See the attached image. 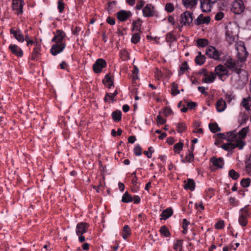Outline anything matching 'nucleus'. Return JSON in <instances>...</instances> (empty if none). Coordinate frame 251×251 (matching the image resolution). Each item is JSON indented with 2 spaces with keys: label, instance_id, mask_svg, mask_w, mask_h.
<instances>
[{
  "label": "nucleus",
  "instance_id": "1",
  "mask_svg": "<svg viewBox=\"0 0 251 251\" xmlns=\"http://www.w3.org/2000/svg\"><path fill=\"white\" fill-rule=\"evenodd\" d=\"M249 127L246 126L237 132L236 130L229 131L226 134L218 133V136L221 139H225L230 142L224 144L222 148L228 151H231L236 148L242 150L246 145L244 139L249 132Z\"/></svg>",
  "mask_w": 251,
  "mask_h": 251
},
{
  "label": "nucleus",
  "instance_id": "2",
  "mask_svg": "<svg viewBox=\"0 0 251 251\" xmlns=\"http://www.w3.org/2000/svg\"><path fill=\"white\" fill-rule=\"evenodd\" d=\"M237 51V56L238 60L237 61L230 58L228 57L224 62V65L229 70L232 72H235L237 74L240 73L241 68L242 67L243 63L246 60L248 55V53L244 44L242 42L238 43L236 47Z\"/></svg>",
  "mask_w": 251,
  "mask_h": 251
},
{
  "label": "nucleus",
  "instance_id": "3",
  "mask_svg": "<svg viewBox=\"0 0 251 251\" xmlns=\"http://www.w3.org/2000/svg\"><path fill=\"white\" fill-rule=\"evenodd\" d=\"M238 29L237 25L229 23L226 27V39L229 44L234 43L238 37Z\"/></svg>",
  "mask_w": 251,
  "mask_h": 251
},
{
  "label": "nucleus",
  "instance_id": "4",
  "mask_svg": "<svg viewBox=\"0 0 251 251\" xmlns=\"http://www.w3.org/2000/svg\"><path fill=\"white\" fill-rule=\"evenodd\" d=\"M251 212L248 206L241 208L239 211L238 222L242 227H246L248 224V219L250 217Z\"/></svg>",
  "mask_w": 251,
  "mask_h": 251
},
{
  "label": "nucleus",
  "instance_id": "5",
  "mask_svg": "<svg viewBox=\"0 0 251 251\" xmlns=\"http://www.w3.org/2000/svg\"><path fill=\"white\" fill-rule=\"evenodd\" d=\"M206 54L211 58L216 60L222 61L221 56L222 55V52L218 50L213 46H208L205 51Z\"/></svg>",
  "mask_w": 251,
  "mask_h": 251
},
{
  "label": "nucleus",
  "instance_id": "6",
  "mask_svg": "<svg viewBox=\"0 0 251 251\" xmlns=\"http://www.w3.org/2000/svg\"><path fill=\"white\" fill-rule=\"evenodd\" d=\"M216 75H217L220 79L224 81L228 75V70L223 65H219L215 68Z\"/></svg>",
  "mask_w": 251,
  "mask_h": 251
},
{
  "label": "nucleus",
  "instance_id": "7",
  "mask_svg": "<svg viewBox=\"0 0 251 251\" xmlns=\"http://www.w3.org/2000/svg\"><path fill=\"white\" fill-rule=\"evenodd\" d=\"M245 9V6L242 0H235L232 3L231 10L236 14H240Z\"/></svg>",
  "mask_w": 251,
  "mask_h": 251
},
{
  "label": "nucleus",
  "instance_id": "8",
  "mask_svg": "<svg viewBox=\"0 0 251 251\" xmlns=\"http://www.w3.org/2000/svg\"><path fill=\"white\" fill-rule=\"evenodd\" d=\"M192 12L186 11L180 15V23L182 25H190L193 21Z\"/></svg>",
  "mask_w": 251,
  "mask_h": 251
},
{
  "label": "nucleus",
  "instance_id": "9",
  "mask_svg": "<svg viewBox=\"0 0 251 251\" xmlns=\"http://www.w3.org/2000/svg\"><path fill=\"white\" fill-rule=\"evenodd\" d=\"M25 2L23 0H12V9L17 15L22 14L23 13V6Z\"/></svg>",
  "mask_w": 251,
  "mask_h": 251
},
{
  "label": "nucleus",
  "instance_id": "10",
  "mask_svg": "<svg viewBox=\"0 0 251 251\" xmlns=\"http://www.w3.org/2000/svg\"><path fill=\"white\" fill-rule=\"evenodd\" d=\"M217 0H200L201 8L203 12L207 13L211 11L212 6Z\"/></svg>",
  "mask_w": 251,
  "mask_h": 251
},
{
  "label": "nucleus",
  "instance_id": "11",
  "mask_svg": "<svg viewBox=\"0 0 251 251\" xmlns=\"http://www.w3.org/2000/svg\"><path fill=\"white\" fill-rule=\"evenodd\" d=\"M106 65L107 63L105 60L102 58L98 59L93 64V70L96 73H100L103 68L106 67Z\"/></svg>",
  "mask_w": 251,
  "mask_h": 251
},
{
  "label": "nucleus",
  "instance_id": "12",
  "mask_svg": "<svg viewBox=\"0 0 251 251\" xmlns=\"http://www.w3.org/2000/svg\"><path fill=\"white\" fill-rule=\"evenodd\" d=\"M65 47L66 44L65 42L54 44L51 47L50 50V53L54 56L56 55L57 54L62 52Z\"/></svg>",
  "mask_w": 251,
  "mask_h": 251
},
{
  "label": "nucleus",
  "instance_id": "13",
  "mask_svg": "<svg viewBox=\"0 0 251 251\" xmlns=\"http://www.w3.org/2000/svg\"><path fill=\"white\" fill-rule=\"evenodd\" d=\"M54 34V36L51 40L52 42H54L55 44L64 42L63 40L66 36V34L63 31L57 30Z\"/></svg>",
  "mask_w": 251,
  "mask_h": 251
},
{
  "label": "nucleus",
  "instance_id": "14",
  "mask_svg": "<svg viewBox=\"0 0 251 251\" xmlns=\"http://www.w3.org/2000/svg\"><path fill=\"white\" fill-rule=\"evenodd\" d=\"M154 7L151 4H147L143 8V15L144 17H152L155 13Z\"/></svg>",
  "mask_w": 251,
  "mask_h": 251
},
{
  "label": "nucleus",
  "instance_id": "15",
  "mask_svg": "<svg viewBox=\"0 0 251 251\" xmlns=\"http://www.w3.org/2000/svg\"><path fill=\"white\" fill-rule=\"evenodd\" d=\"M89 225L86 223H79L76 225V233L77 235H81L85 233L87 231Z\"/></svg>",
  "mask_w": 251,
  "mask_h": 251
},
{
  "label": "nucleus",
  "instance_id": "16",
  "mask_svg": "<svg viewBox=\"0 0 251 251\" xmlns=\"http://www.w3.org/2000/svg\"><path fill=\"white\" fill-rule=\"evenodd\" d=\"M10 51L18 57H21L23 55V51L22 49L17 45L11 44L8 47Z\"/></svg>",
  "mask_w": 251,
  "mask_h": 251
},
{
  "label": "nucleus",
  "instance_id": "17",
  "mask_svg": "<svg viewBox=\"0 0 251 251\" xmlns=\"http://www.w3.org/2000/svg\"><path fill=\"white\" fill-rule=\"evenodd\" d=\"M210 162L217 169H222L223 168L224 161L223 158H216L213 157L211 158Z\"/></svg>",
  "mask_w": 251,
  "mask_h": 251
},
{
  "label": "nucleus",
  "instance_id": "18",
  "mask_svg": "<svg viewBox=\"0 0 251 251\" xmlns=\"http://www.w3.org/2000/svg\"><path fill=\"white\" fill-rule=\"evenodd\" d=\"M10 32L11 34L13 35L17 41L21 43L24 42L25 37L20 30H15L13 28H11Z\"/></svg>",
  "mask_w": 251,
  "mask_h": 251
},
{
  "label": "nucleus",
  "instance_id": "19",
  "mask_svg": "<svg viewBox=\"0 0 251 251\" xmlns=\"http://www.w3.org/2000/svg\"><path fill=\"white\" fill-rule=\"evenodd\" d=\"M131 15L130 11L121 10L117 13V18L120 21H125Z\"/></svg>",
  "mask_w": 251,
  "mask_h": 251
},
{
  "label": "nucleus",
  "instance_id": "20",
  "mask_svg": "<svg viewBox=\"0 0 251 251\" xmlns=\"http://www.w3.org/2000/svg\"><path fill=\"white\" fill-rule=\"evenodd\" d=\"M209 17H203L202 14L200 15L194 21V23L197 25H200L202 24H207L210 22Z\"/></svg>",
  "mask_w": 251,
  "mask_h": 251
},
{
  "label": "nucleus",
  "instance_id": "21",
  "mask_svg": "<svg viewBox=\"0 0 251 251\" xmlns=\"http://www.w3.org/2000/svg\"><path fill=\"white\" fill-rule=\"evenodd\" d=\"M198 0H182V3L187 9H192L197 4Z\"/></svg>",
  "mask_w": 251,
  "mask_h": 251
},
{
  "label": "nucleus",
  "instance_id": "22",
  "mask_svg": "<svg viewBox=\"0 0 251 251\" xmlns=\"http://www.w3.org/2000/svg\"><path fill=\"white\" fill-rule=\"evenodd\" d=\"M226 106V102L225 100L222 99L219 100L216 104V109L217 111L220 112L224 111L225 110Z\"/></svg>",
  "mask_w": 251,
  "mask_h": 251
},
{
  "label": "nucleus",
  "instance_id": "23",
  "mask_svg": "<svg viewBox=\"0 0 251 251\" xmlns=\"http://www.w3.org/2000/svg\"><path fill=\"white\" fill-rule=\"evenodd\" d=\"M173 214V210L172 208H168L164 210L160 216L161 217V220H166L170 217Z\"/></svg>",
  "mask_w": 251,
  "mask_h": 251
},
{
  "label": "nucleus",
  "instance_id": "24",
  "mask_svg": "<svg viewBox=\"0 0 251 251\" xmlns=\"http://www.w3.org/2000/svg\"><path fill=\"white\" fill-rule=\"evenodd\" d=\"M205 77L202 78V82L206 83H212L215 79L216 75L211 72L209 75L207 74H204Z\"/></svg>",
  "mask_w": 251,
  "mask_h": 251
},
{
  "label": "nucleus",
  "instance_id": "25",
  "mask_svg": "<svg viewBox=\"0 0 251 251\" xmlns=\"http://www.w3.org/2000/svg\"><path fill=\"white\" fill-rule=\"evenodd\" d=\"M194 150V146L192 147V150L189 151V153L186 155L185 157L181 159L182 163H185L188 162H191L194 160V155L193 154V151Z\"/></svg>",
  "mask_w": 251,
  "mask_h": 251
},
{
  "label": "nucleus",
  "instance_id": "26",
  "mask_svg": "<svg viewBox=\"0 0 251 251\" xmlns=\"http://www.w3.org/2000/svg\"><path fill=\"white\" fill-rule=\"evenodd\" d=\"M195 60L197 64L201 65L205 62V57L204 55L201 54V52H199Z\"/></svg>",
  "mask_w": 251,
  "mask_h": 251
},
{
  "label": "nucleus",
  "instance_id": "27",
  "mask_svg": "<svg viewBox=\"0 0 251 251\" xmlns=\"http://www.w3.org/2000/svg\"><path fill=\"white\" fill-rule=\"evenodd\" d=\"M195 187V183L194 181L192 179H188L187 183L184 185V188L185 189H189L191 191L194 190Z\"/></svg>",
  "mask_w": 251,
  "mask_h": 251
},
{
  "label": "nucleus",
  "instance_id": "28",
  "mask_svg": "<svg viewBox=\"0 0 251 251\" xmlns=\"http://www.w3.org/2000/svg\"><path fill=\"white\" fill-rule=\"evenodd\" d=\"M183 241L181 240L177 239L174 241L173 245V249L176 250H179L181 251L182 249Z\"/></svg>",
  "mask_w": 251,
  "mask_h": 251
},
{
  "label": "nucleus",
  "instance_id": "29",
  "mask_svg": "<svg viewBox=\"0 0 251 251\" xmlns=\"http://www.w3.org/2000/svg\"><path fill=\"white\" fill-rule=\"evenodd\" d=\"M251 103V99L250 97L244 98L242 100L241 104L243 107L246 110H249L250 108V105Z\"/></svg>",
  "mask_w": 251,
  "mask_h": 251
},
{
  "label": "nucleus",
  "instance_id": "30",
  "mask_svg": "<svg viewBox=\"0 0 251 251\" xmlns=\"http://www.w3.org/2000/svg\"><path fill=\"white\" fill-rule=\"evenodd\" d=\"M130 235V228L127 225H125L124 226L123 232H122V237L123 238L126 240L128 236Z\"/></svg>",
  "mask_w": 251,
  "mask_h": 251
},
{
  "label": "nucleus",
  "instance_id": "31",
  "mask_svg": "<svg viewBox=\"0 0 251 251\" xmlns=\"http://www.w3.org/2000/svg\"><path fill=\"white\" fill-rule=\"evenodd\" d=\"M122 112L120 110H117L112 113V117L115 122H119L121 120Z\"/></svg>",
  "mask_w": 251,
  "mask_h": 251
},
{
  "label": "nucleus",
  "instance_id": "32",
  "mask_svg": "<svg viewBox=\"0 0 251 251\" xmlns=\"http://www.w3.org/2000/svg\"><path fill=\"white\" fill-rule=\"evenodd\" d=\"M132 201H133L132 196L127 192H126L122 197V201L125 203H128Z\"/></svg>",
  "mask_w": 251,
  "mask_h": 251
},
{
  "label": "nucleus",
  "instance_id": "33",
  "mask_svg": "<svg viewBox=\"0 0 251 251\" xmlns=\"http://www.w3.org/2000/svg\"><path fill=\"white\" fill-rule=\"evenodd\" d=\"M103 83L105 85H107L109 88H110L111 86H112L113 85L112 76H110L109 75H106L105 76V78L103 80Z\"/></svg>",
  "mask_w": 251,
  "mask_h": 251
},
{
  "label": "nucleus",
  "instance_id": "34",
  "mask_svg": "<svg viewBox=\"0 0 251 251\" xmlns=\"http://www.w3.org/2000/svg\"><path fill=\"white\" fill-rule=\"evenodd\" d=\"M209 128L210 131L213 133H216L221 130L218 124L216 123H210L209 124Z\"/></svg>",
  "mask_w": 251,
  "mask_h": 251
},
{
  "label": "nucleus",
  "instance_id": "35",
  "mask_svg": "<svg viewBox=\"0 0 251 251\" xmlns=\"http://www.w3.org/2000/svg\"><path fill=\"white\" fill-rule=\"evenodd\" d=\"M40 52V47H35L32 53L31 59L34 60H37Z\"/></svg>",
  "mask_w": 251,
  "mask_h": 251
},
{
  "label": "nucleus",
  "instance_id": "36",
  "mask_svg": "<svg viewBox=\"0 0 251 251\" xmlns=\"http://www.w3.org/2000/svg\"><path fill=\"white\" fill-rule=\"evenodd\" d=\"M160 232L162 235L168 237L170 236V233L168 228L166 226H162L160 228Z\"/></svg>",
  "mask_w": 251,
  "mask_h": 251
},
{
  "label": "nucleus",
  "instance_id": "37",
  "mask_svg": "<svg viewBox=\"0 0 251 251\" xmlns=\"http://www.w3.org/2000/svg\"><path fill=\"white\" fill-rule=\"evenodd\" d=\"M188 68H189V67H188L187 63L186 62H183L180 67L179 73H178V75H183L184 73V72L187 70H188Z\"/></svg>",
  "mask_w": 251,
  "mask_h": 251
},
{
  "label": "nucleus",
  "instance_id": "38",
  "mask_svg": "<svg viewBox=\"0 0 251 251\" xmlns=\"http://www.w3.org/2000/svg\"><path fill=\"white\" fill-rule=\"evenodd\" d=\"M176 40V36L172 32H169L166 35V41L167 42H173Z\"/></svg>",
  "mask_w": 251,
  "mask_h": 251
},
{
  "label": "nucleus",
  "instance_id": "39",
  "mask_svg": "<svg viewBox=\"0 0 251 251\" xmlns=\"http://www.w3.org/2000/svg\"><path fill=\"white\" fill-rule=\"evenodd\" d=\"M197 43L198 46L201 47H205L208 44V41L206 39H199Z\"/></svg>",
  "mask_w": 251,
  "mask_h": 251
},
{
  "label": "nucleus",
  "instance_id": "40",
  "mask_svg": "<svg viewBox=\"0 0 251 251\" xmlns=\"http://www.w3.org/2000/svg\"><path fill=\"white\" fill-rule=\"evenodd\" d=\"M177 131L178 132L182 133L184 132L186 129V126L185 124L180 123L176 124Z\"/></svg>",
  "mask_w": 251,
  "mask_h": 251
},
{
  "label": "nucleus",
  "instance_id": "41",
  "mask_svg": "<svg viewBox=\"0 0 251 251\" xmlns=\"http://www.w3.org/2000/svg\"><path fill=\"white\" fill-rule=\"evenodd\" d=\"M140 40V35L139 33H134L131 37V42L133 44H137L138 43Z\"/></svg>",
  "mask_w": 251,
  "mask_h": 251
},
{
  "label": "nucleus",
  "instance_id": "42",
  "mask_svg": "<svg viewBox=\"0 0 251 251\" xmlns=\"http://www.w3.org/2000/svg\"><path fill=\"white\" fill-rule=\"evenodd\" d=\"M118 94L117 91L116 90L113 93H107L104 98V100L105 101H107L108 100H113V98Z\"/></svg>",
  "mask_w": 251,
  "mask_h": 251
},
{
  "label": "nucleus",
  "instance_id": "43",
  "mask_svg": "<svg viewBox=\"0 0 251 251\" xmlns=\"http://www.w3.org/2000/svg\"><path fill=\"white\" fill-rule=\"evenodd\" d=\"M121 58L123 60H126L129 59V55L128 52L126 50H123L120 52Z\"/></svg>",
  "mask_w": 251,
  "mask_h": 251
},
{
  "label": "nucleus",
  "instance_id": "44",
  "mask_svg": "<svg viewBox=\"0 0 251 251\" xmlns=\"http://www.w3.org/2000/svg\"><path fill=\"white\" fill-rule=\"evenodd\" d=\"M246 168L247 173L251 176V157L246 161Z\"/></svg>",
  "mask_w": 251,
  "mask_h": 251
},
{
  "label": "nucleus",
  "instance_id": "45",
  "mask_svg": "<svg viewBox=\"0 0 251 251\" xmlns=\"http://www.w3.org/2000/svg\"><path fill=\"white\" fill-rule=\"evenodd\" d=\"M228 175L230 177L234 180L238 178L240 176L239 174L233 169H231L229 171Z\"/></svg>",
  "mask_w": 251,
  "mask_h": 251
},
{
  "label": "nucleus",
  "instance_id": "46",
  "mask_svg": "<svg viewBox=\"0 0 251 251\" xmlns=\"http://www.w3.org/2000/svg\"><path fill=\"white\" fill-rule=\"evenodd\" d=\"M190 224V222L188 221L186 219H184L182 221V233L186 234L187 232V227Z\"/></svg>",
  "mask_w": 251,
  "mask_h": 251
},
{
  "label": "nucleus",
  "instance_id": "47",
  "mask_svg": "<svg viewBox=\"0 0 251 251\" xmlns=\"http://www.w3.org/2000/svg\"><path fill=\"white\" fill-rule=\"evenodd\" d=\"M172 94L174 95H176L179 94L180 92L178 89V86L176 83L175 82H173L172 85Z\"/></svg>",
  "mask_w": 251,
  "mask_h": 251
},
{
  "label": "nucleus",
  "instance_id": "48",
  "mask_svg": "<svg viewBox=\"0 0 251 251\" xmlns=\"http://www.w3.org/2000/svg\"><path fill=\"white\" fill-rule=\"evenodd\" d=\"M251 179L249 178H243L241 181V184L243 187H248L250 186Z\"/></svg>",
  "mask_w": 251,
  "mask_h": 251
},
{
  "label": "nucleus",
  "instance_id": "49",
  "mask_svg": "<svg viewBox=\"0 0 251 251\" xmlns=\"http://www.w3.org/2000/svg\"><path fill=\"white\" fill-rule=\"evenodd\" d=\"M165 9L168 12H172L174 10V6L173 4L170 2L167 3L165 6Z\"/></svg>",
  "mask_w": 251,
  "mask_h": 251
},
{
  "label": "nucleus",
  "instance_id": "50",
  "mask_svg": "<svg viewBox=\"0 0 251 251\" xmlns=\"http://www.w3.org/2000/svg\"><path fill=\"white\" fill-rule=\"evenodd\" d=\"M183 144L181 142L176 144L174 146V150L175 152H179L181 151L183 148Z\"/></svg>",
  "mask_w": 251,
  "mask_h": 251
},
{
  "label": "nucleus",
  "instance_id": "51",
  "mask_svg": "<svg viewBox=\"0 0 251 251\" xmlns=\"http://www.w3.org/2000/svg\"><path fill=\"white\" fill-rule=\"evenodd\" d=\"M132 25L133 30L139 31L140 29L141 25L139 21H136L133 22Z\"/></svg>",
  "mask_w": 251,
  "mask_h": 251
},
{
  "label": "nucleus",
  "instance_id": "52",
  "mask_svg": "<svg viewBox=\"0 0 251 251\" xmlns=\"http://www.w3.org/2000/svg\"><path fill=\"white\" fill-rule=\"evenodd\" d=\"M224 221L223 220H220L216 223L215 227L217 229H221L224 227Z\"/></svg>",
  "mask_w": 251,
  "mask_h": 251
},
{
  "label": "nucleus",
  "instance_id": "53",
  "mask_svg": "<svg viewBox=\"0 0 251 251\" xmlns=\"http://www.w3.org/2000/svg\"><path fill=\"white\" fill-rule=\"evenodd\" d=\"M134 153L137 156H139L142 154V148L139 145H137L134 149Z\"/></svg>",
  "mask_w": 251,
  "mask_h": 251
},
{
  "label": "nucleus",
  "instance_id": "54",
  "mask_svg": "<svg viewBox=\"0 0 251 251\" xmlns=\"http://www.w3.org/2000/svg\"><path fill=\"white\" fill-rule=\"evenodd\" d=\"M172 113V109L168 107H165L163 109V114L165 116H169Z\"/></svg>",
  "mask_w": 251,
  "mask_h": 251
},
{
  "label": "nucleus",
  "instance_id": "55",
  "mask_svg": "<svg viewBox=\"0 0 251 251\" xmlns=\"http://www.w3.org/2000/svg\"><path fill=\"white\" fill-rule=\"evenodd\" d=\"M65 4L63 2L58 1L57 8L60 13H62L64 9Z\"/></svg>",
  "mask_w": 251,
  "mask_h": 251
},
{
  "label": "nucleus",
  "instance_id": "56",
  "mask_svg": "<svg viewBox=\"0 0 251 251\" xmlns=\"http://www.w3.org/2000/svg\"><path fill=\"white\" fill-rule=\"evenodd\" d=\"M138 2L136 5V9L140 10L144 6L145 2L143 0H137Z\"/></svg>",
  "mask_w": 251,
  "mask_h": 251
},
{
  "label": "nucleus",
  "instance_id": "57",
  "mask_svg": "<svg viewBox=\"0 0 251 251\" xmlns=\"http://www.w3.org/2000/svg\"><path fill=\"white\" fill-rule=\"evenodd\" d=\"M157 123L159 125H163L166 123V120L163 118L160 115L157 116Z\"/></svg>",
  "mask_w": 251,
  "mask_h": 251
},
{
  "label": "nucleus",
  "instance_id": "58",
  "mask_svg": "<svg viewBox=\"0 0 251 251\" xmlns=\"http://www.w3.org/2000/svg\"><path fill=\"white\" fill-rule=\"evenodd\" d=\"M152 148L151 147L148 148V151H145L144 153L147 155V157L151 158L152 156V154L153 151L152 150Z\"/></svg>",
  "mask_w": 251,
  "mask_h": 251
},
{
  "label": "nucleus",
  "instance_id": "59",
  "mask_svg": "<svg viewBox=\"0 0 251 251\" xmlns=\"http://www.w3.org/2000/svg\"><path fill=\"white\" fill-rule=\"evenodd\" d=\"M81 28L78 26H75L74 28H72V33L74 35H77L79 32L80 31Z\"/></svg>",
  "mask_w": 251,
  "mask_h": 251
},
{
  "label": "nucleus",
  "instance_id": "60",
  "mask_svg": "<svg viewBox=\"0 0 251 251\" xmlns=\"http://www.w3.org/2000/svg\"><path fill=\"white\" fill-rule=\"evenodd\" d=\"M224 17V13L222 12H218L215 16V19L217 21H220Z\"/></svg>",
  "mask_w": 251,
  "mask_h": 251
},
{
  "label": "nucleus",
  "instance_id": "61",
  "mask_svg": "<svg viewBox=\"0 0 251 251\" xmlns=\"http://www.w3.org/2000/svg\"><path fill=\"white\" fill-rule=\"evenodd\" d=\"M138 72H139V70H138V68L136 66H134V70L132 71V73L133 74V78L134 79H136L138 78L137 75L138 73Z\"/></svg>",
  "mask_w": 251,
  "mask_h": 251
},
{
  "label": "nucleus",
  "instance_id": "62",
  "mask_svg": "<svg viewBox=\"0 0 251 251\" xmlns=\"http://www.w3.org/2000/svg\"><path fill=\"white\" fill-rule=\"evenodd\" d=\"M132 183L133 184V185L136 188H138L139 186H138V182H137V177L136 176H135L132 179Z\"/></svg>",
  "mask_w": 251,
  "mask_h": 251
},
{
  "label": "nucleus",
  "instance_id": "63",
  "mask_svg": "<svg viewBox=\"0 0 251 251\" xmlns=\"http://www.w3.org/2000/svg\"><path fill=\"white\" fill-rule=\"evenodd\" d=\"M195 206L197 209H200V210H203L204 209V206L202 204V203L201 202H200L198 203H196L195 204Z\"/></svg>",
  "mask_w": 251,
  "mask_h": 251
},
{
  "label": "nucleus",
  "instance_id": "64",
  "mask_svg": "<svg viewBox=\"0 0 251 251\" xmlns=\"http://www.w3.org/2000/svg\"><path fill=\"white\" fill-rule=\"evenodd\" d=\"M187 105L188 108L193 109L196 106L197 104L195 102H190L187 103Z\"/></svg>",
  "mask_w": 251,
  "mask_h": 251
}]
</instances>
